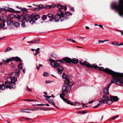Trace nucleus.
I'll use <instances>...</instances> for the list:
<instances>
[{
  "label": "nucleus",
  "instance_id": "f257e3e1",
  "mask_svg": "<svg viewBox=\"0 0 123 123\" xmlns=\"http://www.w3.org/2000/svg\"><path fill=\"white\" fill-rule=\"evenodd\" d=\"M80 64L82 65H84L86 66L87 67L89 68H92V67L94 68L97 69L100 71L105 72V73L108 74H112L113 75L114 73V71L109 69V68H106L105 69L103 67H99L96 64H92V65L90 64L89 63L86 62H83L81 61L80 62Z\"/></svg>",
  "mask_w": 123,
  "mask_h": 123
},
{
  "label": "nucleus",
  "instance_id": "f03ea898",
  "mask_svg": "<svg viewBox=\"0 0 123 123\" xmlns=\"http://www.w3.org/2000/svg\"><path fill=\"white\" fill-rule=\"evenodd\" d=\"M114 72L113 75L112 74H110L114 78L112 79L111 83H115L117 85L123 86V73Z\"/></svg>",
  "mask_w": 123,
  "mask_h": 123
},
{
  "label": "nucleus",
  "instance_id": "7ed1b4c3",
  "mask_svg": "<svg viewBox=\"0 0 123 123\" xmlns=\"http://www.w3.org/2000/svg\"><path fill=\"white\" fill-rule=\"evenodd\" d=\"M112 9H114L118 12L123 11V0H119V4L117 5L115 3H113L111 6Z\"/></svg>",
  "mask_w": 123,
  "mask_h": 123
},
{
  "label": "nucleus",
  "instance_id": "20e7f679",
  "mask_svg": "<svg viewBox=\"0 0 123 123\" xmlns=\"http://www.w3.org/2000/svg\"><path fill=\"white\" fill-rule=\"evenodd\" d=\"M32 18L29 22L31 24H33L36 23L35 20H37L40 18V16L39 15L33 13L31 14Z\"/></svg>",
  "mask_w": 123,
  "mask_h": 123
},
{
  "label": "nucleus",
  "instance_id": "39448f33",
  "mask_svg": "<svg viewBox=\"0 0 123 123\" xmlns=\"http://www.w3.org/2000/svg\"><path fill=\"white\" fill-rule=\"evenodd\" d=\"M109 83L107 84V87L103 89V92L106 95H108L109 93V89L110 86L111 85V83H110L108 85Z\"/></svg>",
  "mask_w": 123,
  "mask_h": 123
},
{
  "label": "nucleus",
  "instance_id": "423d86ee",
  "mask_svg": "<svg viewBox=\"0 0 123 123\" xmlns=\"http://www.w3.org/2000/svg\"><path fill=\"white\" fill-rule=\"evenodd\" d=\"M64 69V68L59 65L58 68L56 69L57 72L59 74L61 75L62 73V71H63Z\"/></svg>",
  "mask_w": 123,
  "mask_h": 123
},
{
  "label": "nucleus",
  "instance_id": "0eeeda50",
  "mask_svg": "<svg viewBox=\"0 0 123 123\" xmlns=\"http://www.w3.org/2000/svg\"><path fill=\"white\" fill-rule=\"evenodd\" d=\"M25 20L26 21H28L30 19L31 20V19L32 18V16L31 14V15L26 14L25 15H24Z\"/></svg>",
  "mask_w": 123,
  "mask_h": 123
},
{
  "label": "nucleus",
  "instance_id": "6e6552de",
  "mask_svg": "<svg viewBox=\"0 0 123 123\" xmlns=\"http://www.w3.org/2000/svg\"><path fill=\"white\" fill-rule=\"evenodd\" d=\"M13 60H14L16 62H21L22 61V60L18 56L13 57L11 58V61Z\"/></svg>",
  "mask_w": 123,
  "mask_h": 123
},
{
  "label": "nucleus",
  "instance_id": "1a4fd4ad",
  "mask_svg": "<svg viewBox=\"0 0 123 123\" xmlns=\"http://www.w3.org/2000/svg\"><path fill=\"white\" fill-rule=\"evenodd\" d=\"M12 75L11 83L13 84H15V82L17 80V78L15 76V75L14 74L13 76Z\"/></svg>",
  "mask_w": 123,
  "mask_h": 123
},
{
  "label": "nucleus",
  "instance_id": "9d476101",
  "mask_svg": "<svg viewBox=\"0 0 123 123\" xmlns=\"http://www.w3.org/2000/svg\"><path fill=\"white\" fill-rule=\"evenodd\" d=\"M110 99L112 101H117L119 99L117 96H111L109 97Z\"/></svg>",
  "mask_w": 123,
  "mask_h": 123
},
{
  "label": "nucleus",
  "instance_id": "9b49d317",
  "mask_svg": "<svg viewBox=\"0 0 123 123\" xmlns=\"http://www.w3.org/2000/svg\"><path fill=\"white\" fill-rule=\"evenodd\" d=\"M65 61V63H71V59L68 57H64V59Z\"/></svg>",
  "mask_w": 123,
  "mask_h": 123
},
{
  "label": "nucleus",
  "instance_id": "f8f14e48",
  "mask_svg": "<svg viewBox=\"0 0 123 123\" xmlns=\"http://www.w3.org/2000/svg\"><path fill=\"white\" fill-rule=\"evenodd\" d=\"M40 39L39 38H37L34 40H33L32 41L28 42V43H37V42L39 41Z\"/></svg>",
  "mask_w": 123,
  "mask_h": 123
},
{
  "label": "nucleus",
  "instance_id": "ddd939ff",
  "mask_svg": "<svg viewBox=\"0 0 123 123\" xmlns=\"http://www.w3.org/2000/svg\"><path fill=\"white\" fill-rule=\"evenodd\" d=\"M5 86H6V88L7 89L9 88L10 89H11V83L7 82H5Z\"/></svg>",
  "mask_w": 123,
  "mask_h": 123
},
{
  "label": "nucleus",
  "instance_id": "4468645a",
  "mask_svg": "<svg viewBox=\"0 0 123 123\" xmlns=\"http://www.w3.org/2000/svg\"><path fill=\"white\" fill-rule=\"evenodd\" d=\"M8 11L15 13H18L20 12L19 11H15L13 9L10 8H9Z\"/></svg>",
  "mask_w": 123,
  "mask_h": 123
},
{
  "label": "nucleus",
  "instance_id": "2eb2a0df",
  "mask_svg": "<svg viewBox=\"0 0 123 123\" xmlns=\"http://www.w3.org/2000/svg\"><path fill=\"white\" fill-rule=\"evenodd\" d=\"M24 19H25L24 16L23 15L19 16L18 18V21L21 22H23Z\"/></svg>",
  "mask_w": 123,
  "mask_h": 123
},
{
  "label": "nucleus",
  "instance_id": "dca6fc26",
  "mask_svg": "<svg viewBox=\"0 0 123 123\" xmlns=\"http://www.w3.org/2000/svg\"><path fill=\"white\" fill-rule=\"evenodd\" d=\"M71 62L73 64H77L79 62V61L78 59L75 58H73L71 59Z\"/></svg>",
  "mask_w": 123,
  "mask_h": 123
},
{
  "label": "nucleus",
  "instance_id": "f3484780",
  "mask_svg": "<svg viewBox=\"0 0 123 123\" xmlns=\"http://www.w3.org/2000/svg\"><path fill=\"white\" fill-rule=\"evenodd\" d=\"M57 13L58 14H60L62 16V17H63L65 16V14L64 13L60 10H58L57 11Z\"/></svg>",
  "mask_w": 123,
  "mask_h": 123
},
{
  "label": "nucleus",
  "instance_id": "a211bd4d",
  "mask_svg": "<svg viewBox=\"0 0 123 123\" xmlns=\"http://www.w3.org/2000/svg\"><path fill=\"white\" fill-rule=\"evenodd\" d=\"M50 64L52 67L55 68H56L57 67L58 68L60 65L59 64L57 63H55L53 64L52 63H50Z\"/></svg>",
  "mask_w": 123,
  "mask_h": 123
},
{
  "label": "nucleus",
  "instance_id": "6ab92c4d",
  "mask_svg": "<svg viewBox=\"0 0 123 123\" xmlns=\"http://www.w3.org/2000/svg\"><path fill=\"white\" fill-rule=\"evenodd\" d=\"M63 79H69V77L68 75H66L64 73H63L62 76Z\"/></svg>",
  "mask_w": 123,
  "mask_h": 123
},
{
  "label": "nucleus",
  "instance_id": "aec40b11",
  "mask_svg": "<svg viewBox=\"0 0 123 123\" xmlns=\"http://www.w3.org/2000/svg\"><path fill=\"white\" fill-rule=\"evenodd\" d=\"M45 99L49 103H52L53 105H55V103L54 102L53 100L52 99H48L45 98Z\"/></svg>",
  "mask_w": 123,
  "mask_h": 123
},
{
  "label": "nucleus",
  "instance_id": "412c9836",
  "mask_svg": "<svg viewBox=\"0 0 123 123\" xmlns=\"http://www.w3.org/2000/svg\"><path fill=\"white\" fill-rule=\"evenodd\" d=\"M102 98L105 101H106L109 99L108 97L106 95H103L102 96Z\"/></svg>",
  "mask_w": 123,
  "mask_h": 123
},
{
  "label": "nucleus",
  "instance_id": "4be33fe9",
  "mask_svg": "<svg viewBox=\"0 0 123 123\" xmlns=\"http://www.w3.org/2000/svg\"><path fill=\"white\" fill-rule=\"evenodd\" d=\"M57 7L59 10H62L64 8V6L61 4H59L57 6Z\"/></svg>",
  "mask_w": 123,
  "mask_h": 123
},
{
  "label": "nucleus",
  "instance_id": "5701e85b",
  "mask_svg": "<svg viewBox=\"0 0 123 123\" xmlns=\"http://www.w3.org/2000/svg\"><path fill=\"white\" fill-rule=\"evenodd\" d=\"M3 61L5 62L4 64L5 65H6V63L9 62H10L11 61V58L10 59L8 58L6 60L5 59H3Z\"/></svg>",
  "mask_w": 123,
  "mask_h": 123
},
{
  "label": "nucleus",
  "instance_id": "b1692460",
  "mask_svg": "<svg viewBox=\"0 0 123 123\" xmlns=\"http://www.w3.org/2000/svg\"><path fill=\"white\" fill-rule=\"evenodd\" d=\"M7 25L10 26L12 25L13 23V21L12 20H9L7 22Z\"/></svg>",
  "mask_w": 123,
  "mask_h": 123
},
{
  "label": "nucleus",
  "instance_id": "393cba45",
  "mask_svg": "<svg viewBox=\"0 0 123 123\" xmlns=\"http://www.w3.org/2000/svg\"><path fill=\"white\" fill-rule=\"evenodd\" d=\"M63 100L64 101L67 103L68 104H69L71 105H74V104L70 102V101L68 100L66 98L64 99Z\"/></svg>",
  "mask_w": 123,
  "mask_h": 123
},
{
  "label": "nucleus",
  "instance_id": "a878e982",
  "mask_svg": "<svg viewBox=\"0 0 123 123\" xmlns=\"http://www.w3.org/2000/svg\"><path fill=\"white\" fill-rule=\"evenodd\" d=\"M71 88L70 86H66V89H65L66 90H65V92H68L71 91Z\"/></svg>",
  "mask_w": 123,
  "mask_h": 123
},
{
  "label": "nucleus",
  "instance_id": "bb28decb",
  "mask_svg": "<svg viewBox=\"0 0 123 123\" xmlns=\"http://www.w3.org/2000/svg\"><path fill=\"white\" fill-rule=\"evenodd\" d=\"M19 25L20 24L19 23L17 22H15L13 24V26L16 27H18Z\"/></svg>",
  "mask_w": 123,
  "mask_h": 123
},
{
  "label": "nucleus",
  "instance_id": "cd10ccee",
  "mask_svg": "<svg viewBox=\"0 0 123 123\" xmlns=\"http://www.w3.org/2000/svg\"><path fill=\"white\" fill-rule=\"evenodd\" d=\"M13 75V74H11V75H10V77H8L7 79V82H9L11 83V77H12V75Z\"/></svg>",
  "mask_w": 123,
  "mask_h": 123
},
{
  "label": "nucleus",
  "instance_id": "c85d7f7f",
  "mask_svg": "<svg viewBox=\"0 0 123 123\" xmlns=\"http://www.w3.org/2000/svg\"><path fill=\"white\" fill-rule=\"evenodd\" d=\"M5 88V86L3 84L0 85V89L2 90H4Z\"/></svg>",
  "mask_w": 123,
  "mask_h": 123
},
{
  "label": "nucleus",
  "instance_id": "c756f323",
  "mask_svg": "<svg viewBox=\"0 0 123 123\" xmlns=\"http://www.w3.org/2000/svg\"><path fill=\"white\" fill-rule=\"evenodd\" d=\"M21 11H25V12H23V13H26L28 12V11H27V9L25 8H21Z\"/></svg>",
  "mask_w": 123,
  "mask_h": 123
},
{
  "label": "nucleus",
  "instance_id": "7c9ffc66",
  "mask_svg": "<svg viewBox=\"0 0 123 123\" xmlns=\"http://www.w3.org/2000/svg\"><path fill=\"white\" fill-rule=\"evenodd\" d=\"M69 80V79H66L64 81V83L66 85H68L69 84L70 81Z\"/></svg>",
  "mask_w": 123,
  "mask_h": 123
},
{
  "label": "nucleus",
  "instance_id": "2f4dec72",
  "mask_svg": "<svg viewBox=\"0 0 123 123\" xmlns=\"http://www.w3.org/2000/svg\"><path fill=\"white\" fill-rule=\"evenodd\" d=\"M66 86L65 85H64L62 87V91L63 92H65V90H66Z\"/></svg>",
  "mask_w": 123,
  "mask_h": 123
},
{
  "label": "nucleus",
  "instance_id": "473e14b6",
  "mask_svg": "<svg viewBox=\"0 0 123 123\" xmlns=\"http://www.w3.org/2000/svg\"><path fill=\"white\" fill-rule=\"evenodd\" d=\"M64 93V92H62L60 95V98L63 100L65 98H64V97L65 96V94Z\"/></svg>",
  "mask_w": 123,
  "mask_h": 123
},
{
  "label": "nucleus",
  "instance_id": "72a5a7b5",
  "mask_svg": "<svg viewBox=\"0 0 123 123\" xmlns=\"http://www.w3.org/2000/svg\"><path fill=\"white\" fill-rule=\"evenodd\" d=\"M64 14L66 16H70L72 15V13L69 11L65 12Z\"/></svg>",
  "mask_w": 123,
  "mask_h": 123
},
{
  "label": "nucleus",
  "instance_id": "f704fd0d",
  "mask_svg": "<svg viewBox=\"0 0 123 123\" xmlns=\"http://www.w3.org/2000/svg\"><path fill=\"white\" fill-rule=\"evenodd\" d=\"M39 110V108L38 107H35V108H30L29 109V110H30L32 111L38 110Z\"/></svg>",
  "mask_w": 123,
  "mask_h": 123
},
{
  "label": "nucleus",
  "instance_id": "c9c22d12",
  "mask_svg": "<svg viewBox=\"0 0 123 123\" xmlns=\"http://www.w3.org/2000/svg\"><path fill=\"white\" fill-rule=\"evenodd\" d=\"M5 25V23L4 22H2L0 24V28H1L4 27Z\"/></svg>",
  "mask_w": 123,
  "mask_h": 123
},
{
  "label": "nucleus",
  "instance_id": "e433bc0d",
  "mask_svg": "<svg viewBox=\"0 0 123 123\" xmlns=\"http://www.w3.org/2000/svg\"><path fill=\"white\" fill-rule=\"evenodd\" d=\"M12 50V49L11 48L8 47L6 49V50L4 51V52H6L8 51Z\"/></svg>",
  "mask_w": 123,
  "mask_h": 123
},
{
  "label": "nucleus",
  "instance_id": "4c0bfd02",
  "mask_svg": "<svg viewBox=\"0 0 123 123\" xmlns=\"http://www.w3.org/2000/svg\"><path fill=\"white\" fill-rule=\"evenodd\" d=\"M23 66L21 63H19L18 66V69H20L22 68Z\"/></svg>",
  "mask_w": 123,
  "mask_h": 123
},
{
  "label": "nucleus",
  "instance_id": "58836bf2",
  "mask_svg": "<svg viewBox=\"0 0 123 123\" xmlns=\"http://www.w3.org/2000/svg\"><path fill=\"white\" fill-rule=\"evenodd\" d=\"M106 102L108 105H110L112 103V101L110 99H109L107 101H106Z\"/></svg>",
  "mask_w": 123,
  "mask_h": 123
},
{
  "label": "nucleus",
  "instance_id": "ea45409f",
  "mask_svg": "<svg viewBox=\"0 0 123 123\" xmlns=\"http://www.w3.org/2000/svg\"><path fill=\"white\" fill-rule=\"evenodd\" d=\"M47 16L46 15H43L42 17V19L44 20L47 19Z\"/></svg>",
  "mask_w": 123,
  "mask_h": 123
},
{
  "label": "nucleus",
  "instance_id": "a19ab883",
  "mask_svg": "<svg viewBox=\"0 0 123 123\" xmlns=\"http://www.w3.org/2000/svg\"><path fill=\"white\" fill-rule=\"evenodd\" d=\"M44 77L48 76L49 75V74L48 73L44 72L43 74Z\"/></svg>",
  "mask_w": 123,
  "mask_h": 123
},
{
  "label": "nucleus",
  "instance_id": "79ce46f5",
  "mask_svg": "<svg viewBox=\"0 0 123 123\" xmlns=\"http://www.w3.org/2000/svg\"><path fill=\"white\" fill-rule=\"evenodd\" d=\"M38 108H39V110L40 109L41 110H43V111H46V110H50V109H53V108H50V109H49L48 110H47L46 109H44V108L42 107H38Z\"/></svg>",
  "mask_w": 123,
  "mask_h": 123
},
{
  "label": "nucleus",
  "instance_id": "37998d69",
  "mask_svg": "<svg viewBox=\"0 0 123 123\" xmlns=\"http://www.w3.org/2000/svg\"><path fill=\"white\" fill-rule=\"evenodd\" d=\"M55 17L56 18H61V17L62 16L60 15V14H57L55 15Z\"/></svg>",
  "mask_w": 123,
  "mask_h": 123
},
{
  "label": "nucleus",
  "instance_id": "c03bdc74",
  "mask_svg": "<svg viewBox=\"0 0 123 123\" xmlns=\"http://www.w3.org/2000/svg\"><path fill=\"white\" fill-rule=\"evenodd\" d=\"M111 43L112 45H117V46H118V43L117 42L114 41L112 42Z\"/></svg>",
  "mask_w": 123,
  "mask_h": 123
},
{
  "label": "nucleus",
  "instance_id": "a18cd8bd",
  "mask_svg": "<svg viewBox=\"0 0 123 123\" xmlns=\"http://www.w3.org/2000/svg\"><path fill=\"white\" fill-rule=\"evenodd\" d=\"M64 59V57L62 59L60 60H58V61L59 62H60L62 63H64V62H65V61Z\"/></svg>",
  "mask_w": 123,
  "mask_h": 123
},
{
  "label": "nucleus",
  "instance_id": "49530a36",
  "mask_svg": "<svg viewBox=\"0 0 123 123\" xmlns=\"http://www.w3.org/2000/svg\"><path fill=\"white\" fill-rule=\"evenodd\" d=\"M39 8V9H43L44 8V6L42 4H40L38 6Z\"/></svg>",
  "mask_w": 123,
  "mask_h": 123
},
{
  "label": "nucleus",
  "instance_id": "de8ad7c7",
  "mask_svg": "<svg viewBox=\"0 0 123 123\" xmlns=\"http://www.w3.org/2000/svg\"><path fill=\"white\" fill-rule=\"evenodd\" d=\"M67 40L71 42H73V43H75V41L72 38H68L67 39Z\"/></svg>",
  "mask_w": 123,
  "mask_h": 123
},
{
  "label": "nucleus",
  "instance_id": "09e8293b",
  "mask_svg": "<svg viewBox=\"0 0 123 123\" xmlns=\"http://www.w3.org/2000/svg\"><path fill=\"white\" fill-rule=\"evenodd\" d=\"M21 26L22 27H25L26 26V25H25V22H23L21 25Z\"/></svg>",
  "mask_w": 123,
  "mask_h": 123
},
{
  "label": "nucleus",
  "instance_id": "8fccbe9b",
  "mask_svg": "<svg viewBox=\"0 0 123 123\" xmlns=\"http://www.w3.org/2000/svg\"><path fill=\"white\" fill-rule=\"evenodd\" d=\"M50 5H47L45 6L44 7V8L46 9H49L51 8Z\"/></svg>",
  "mask_w": 123,
  "mask_h": 123
},
{
  "label": "nucleus",
  "instance_id": "3c124183",
  "mask_svg": "<svg viewBox=\"0 0 123 123\" xmlns=\"http://www.w3.org/2000/svg\"><path fill=\"white\" fill-rule=\"evenodd\" d=\"M47 16L51 18L53 17L54 16V15L52 14L49 13L48 14Z\"/></svg>",
  "mask_w": 123,
  "mask_h": 123
},
{
  "label": "nucleus",
  "instance_id": "603ef678",
  "mask_svg": "<svg viewBox=\"0 0 123 123\" xmlns=\"http://www.w3.org/2000/svg\"><path fill=\"white\" fill-rule=\"evenodd\" d=\"M42 64H40L39 65V66H36V68L37 69L38 71L39 70L40 67L42 66Z\"/></svg>",
  "mask_w": 123,
  "mask_h": 123
},
{
  "label": "nucleus",
  "instance_id": "864d4df0",
  "mask_svg": "<svg viewBox=\"0 0 123 123\" xmlns=\"http://www.w3.org/2000/svg\"><path fill=\"white\" fill-rule=\"evenodd\" d=\"M50 62L52 63H55V61L54 59H51V58H50V59L49 60Z\"/></svg>",
  "mask_w": 123,
  "mask_h": 123
},
{
  "label": "nucleus",
  "instance_id": "5fc2aeb1",
  "mask_svg": "<svg viewBox=\"0 0 123 123\" xmlns=\"http://www.w3.org/2000/svg\"><path fill=\"white\" fill-rule=\"evenodd\" d=\"M99 105H101L102 104H104L105 103V101L103 99L100 101L99 102Z\"/></svg>",
  "mask_w": 123,
  "mask_h": 123
},
{
  "label": "nucleus",
  "instance_id": "6e6d98bb",
  "mask_svg": "<svg viewBox=\"0 0 123 123\" xmlns=\"http://www.w3.org/2000/svg\"><path fill=\"white\" fill-rule=\"evenodd\" d=\"M118 12L120 16H123V11Z\"/></svg>",
  "mask_w": 123,
  "mask_h": 123
},
{
  "label": "nucleus",
  "instance_id": "4d7b16f0",
  "mask_svg": "<svg viewBox=\"0 0 123 123\" xmlns=\"http://www.w3.org/2000/svg\"><path fill=\"white\" fill-rule=\"evenodd\" d=\"M9 8V7H6L5 6L4 8V10L6 11H8Z\"/></svg>",
  "mask_w": 123,
  "mask_h": 123
},
{
  "label": "nucleus",
  "instance_id": "13d9d810",
  "mask_svg": "<svg viewBox=\"0 0 123 123\" xmlns=\"http://www.w3.org/2000/svg\"><path fill=\"white\" fill-rule=\"evenodd\" d=\"M51 8H54L56 7V5L54 3H53L52 4V5H50Z\"/></svg>",
  "mask_w": 123,
  "mask_h": 123
},
{
  "label": "nucleus",
  "instance_id": "bf43d9fd",
  "mask_svg": "<svg viewBox=\"0 0 123 123\" xmlns=\"http://www.w3.org/2000/svg\"><path fill=\"white\" fill-rule=\"evenodd\" d=\"M6 12V11L3 10L2 11H0V13L1 14H4Z\"/></svg>",
  "mask_w": 123,
  "mask_h": 123
},
{
  "label": "nucleus",
  "instance_id": "052dcab7",
  "mask_svg": "<svg viewBox=\"0 0 123 123\" xmlns=\"http://www.w3.org/2000/svg\"><path fill=\"white\" fill-rule=\"evenodd\" d=\"M55 18H51L49 20V21L50 22H52V21H54L55 20Z\"/></svg>",
  "mask_w": 123,
  "mask_h": 123
},
{
  "label": "nucleus",
  "instance_id": "680f3d73",
  "mask_svg": "<svg viewBox=\"0 0 123 123\" xmlns=\"http://www.w3.org/2000/svg\"><path fill=\"white\" fill-rule=\"evenodd\" d=\"M25 100L26 101H37V100H34V99L30 100V99H25Z\"/></svg>",
  "mask_w": 123,
  "mask_h": 123
},
{
  "label": "nucleus",
  "instance_id": "e2e57ef3",
  "mask_svg": "<svg viewBox=\"0 0 123 123\" xmlns=\"http://www.w3.org/2000/svg\"><path fill=\"white\" fill-rule=\"evenodd\" d=\"M34 10L35 11H37L40 10L39 8L38 7L37 8H35L34 9Z\"/></svg>",
  "mask_w": 123,
  "mask_h": 123
},
{
  "label": "nucleus",
  "instance_id": "0e129e2a",
  "mask_svg": "<svg viewBox=\"0 0 123 123\" xmlns=\"http://www.w3.org/2000/svg\"><path fill=\"white\" fill-rule=\"evenodd\" d=\"M119 117V116L118 115L114 117H113L111 118V119L112 120H115L116 117Z\"/></svg>",
  "mask_w": 123,
  "mask_h": 123
},
{
  "label": "nucleus",
  "instance_id": "69168bd1",
  "mask_svg": "<svg viewBox=\"0 0 123 123\" xmlns=\"http://www.w3.org/2000/svg\"><path fill=\"white\" fill-rule=\"evenodd\" d=\"M51 55L54 58H56L57 57V55L55 54H51Z\"/></svg>",
  "mask_w": 123,
  "mask_h": 123
},
{
  "label": "nucleus",
  "instance_id": "338daca9",
  "mask_svg": "<svg viewBox=\"0 0 123 123\" xmlns=\"http://www.w3.org/2000/svg\"><path fill=\"white\" fill-rule=\"evenodd\" d=\"M20 72V71L18 69H17L16 70V73L17 74H19Z\"/></svg>",
  "mask_w": 123,
  "mask_h": 123
},
{
  "label": "nucleus",
  "instance_id": "774afa93",
  "mask_svg": "<svg viewBox=\"0 0 123 123\" xmlns=\"http://www.w3.org/2000/svg\"><path fill=\"white\" fill-rule=\"evenodd\" d=\"M74 84V83L72 82H69V86H72Z\"/></svg>",
  "mask_w": 123,
  "mask_h": 123
}]
</instances>
